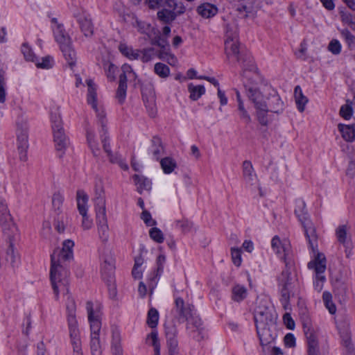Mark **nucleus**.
Instances as JSON below:
<instances>
[{"mask_svg":"<svg viewBox=\"0 0 355 355\" xmlns=\"http://www.w3.org/2000/svg\"><path fill=\"white\" fill-rule=\"evenodd\" d=\"M295 100L297 110L300 112H304L305 106L308 103V98L303 94L300 86H296L295 88Z\"/></svg>","mask_w":355,"mask_h":355,"instance_id":"f704fd0d","label":"nucleus"},{"mask_svg":"<svg viewBox=\"0 0 355 355\" xmlns=\"http://www.w3.org/2000/svg\"><path fill=\"white\" fill-rule=\"evenodd\" d=\"M155 55V51L153 48L144 49L140 51V57L143 62H148L150 61Z\"/></svg>","mask_w":355,"mask_h":355,"instance_id":"0e129e2a","label":"nucleus"},{"mask_svg":"<svg viewBox=\"0 0 355 355\" xmlns=\"http://www.w3.org/2000/svg\"><path fill=\"white\" fill-rule=\"evenodd\" d=\"M121 69L122 73L120 75L119 80H123V82L126 83L128 80H135L137 78L136 73L129 64H123Z\"/></svg>","mask_w":355,"mask_h":355,"instance_id":"58836bf2","label":"nucleus"},{"mask_svg":"<svg viewBox=\"0 0 355 355\" xmlns=\"http://www.w3.org/2000/svg\"><path fill=\"white\" fill-rule=\"evenodd\" d=\"M104 68L107 78L110 81H114L116 78L117 67L111 62H106L104 64Z\"/></svg>","mask_w":355,"mask_h":355,"instance_id":"052dcab7","label":"nucleus"},{"mask_svg":"<svg viewBox=\"0 0 355 355\" xmlns=\"http://www.w3.org/2000/svg\"><path fill=\"white\" fill-rule=\"evenodd\" d=\"M176 0H150L149 7L150 8H162L172 10Z\"/></svg>","mask_w":355,"mask_h":355,"instance_id":"37998d69","label":"nucleus"},{"mask_svg":"<svg viewBox=\"0 0 355 355\" xmlns=\"http://www.w3.org/2000/svg\"><path fill=\"white\" fill-rule=\"evenodd\" d=\"M322 300L329 312L331 314H335L336 312V306L332 301L331 294L328 291H324L322 294Z\"/></svg>","mask_w":355,"mask_h":355,"instance_id":"3c124183","label":"nucleus"},{"mask_svg":"<svg viewBox=\"0 0 355 355\" xmlns=\"http://www.w3.org/2000/svg\"><path fill=\"white\" fill-rule=\"evenodd\" d=\"M0 225L5 234L11 237L17 232V228L10 214L0 215Z\"/></svg>","mask_w":355,"mask_h":355,"instance_id":"b1692460","label":"nucleus"},{"mask_svg":"<svg viewBox=\"0 0 355 355\" xmlns=\"http://www.w3.org/2000/svg\"><path fill=\"white\" fill-rule=\"evenodd\" d=\"M338 128L345 141L352 142L355 140V124L345 125L339 123Z\"/></svg>","mask_w":355,"mask_h":355,"instance_id":"c756f323","label":"nucleus"},{"mask_svg":"<svg viewBox=\"0 0 355 355\" xmlns=\"http://www.w3.org/2000/svg\"><path fill=\"white\" fill-rule=\"evenodd\" d=\"M230 251L232 261L234 265L236 267H239L242 263L241 249L237 247H232Z\"/></svg>","mask_w":355,"mask_h":355,"instance_id":"6e6d98bb","label":"nucleus"},{"mask_svg":"<svg viewBox=\"0 0 355 355\" xmlns=\"http://www.w3.org/2000/svg\"><path fill=\"white\" fill-rule=\"evenodd\" d=\"M154 71L158 76L162 78H166L170 75L169 67L162 62H157L155 64Z\"/></svg>","mask_w":355,"mask_h":355,"instance_id":"864d4df0","label":"nucleus"},{"mask_svg":"<svg viewBox=\"0 0 355 355\" xmlns=\"http://www.w3.org/2000/svg\"><path fill=\"white\" fill-rule=\"evenodd\" d=\"M127 84L123 80H119V84L116 93V98L120 104L123 103L126 97Z\"/></svg>","mask_w":355,"mask_h":355,"instance_id":"5fc2aeb1","label":"nucleus"},{"mask_svg":"<svg viewBox=\"0 0 355 355\" xmlns=\"http://www.w3.org/2000/svg\"><path fill=\"white\" fill-rule=\"evenodd\" d=\"M16 136L17 146L20 159H26V151L28 148V119L24 116H20L16 121Z\"/></svg>","mask_w":355,"mask_h":355,"instance_id":"1a4fd4ad","label":"nucleus"},{"mask_svg":"<svg viewBox=\"0 0 355 355\" xmlns=\"http://www.w3.org/2000/svg\"><path fill=\"white\" fill-rule=\"evenodd\" d=\"M64 202V196L60 192H56L52 197V205L55 211H60Z\"/></svg>","mask_w":355,"mask_h":355,"instance_id":"13d9d810","label":"nucleus"},{"mask_svg":"<svg viewBox=\"0 0 355 355\" xmlns=\"http://www.w3.org/2000/svg\"><path fill=\"white\" fill-rule=\"evenodd\" d=\"M198 14L204 19H209L215 16L218 12L217 7L209 3H203L197 7Z\"/></svg>","mask_w":355,"mask_h":355,"instance_id":"bb28decb","label":"nucleus"},{"mask_svg":"<svg viewBox=\"0 0 355 355\" xmlns=\"http://www.w3.org/2000/svg\"><path fill=\"white\" fill-rule=\"evenodd\" d=\"M95 211L99 237L103 241H107L109 236V227L106 210H97Z\"/></svg>","mask_w":355,"mask_h":355,"instance_id":"6ab92c4d","label":"nucleus"},{"mask_svg":"<svg viewBox=\"0 0 355 355\" xmlns=\"http://www.w3.org/2000/svg\"><path fill=\"white\" fill-rule=\"evenodd\" d=\"M188 90L190 93L189 98L193 101H197L205 93L204 86L194 85L192 83L189 84Z\"/></svg>","mask_w":355,"mask_h":355,"instance_id":"4c0bfd02","label":"nucleus"},{"mask_svg":"<svg viewBox=\"0 0 355 355\" xmlns=\"http://www.w3.org/2000/svg\"><path fill=\"white\" fill-rule=\"evenodd\" d=\"M21 52L27 61L33 62L37 61V58L35 55L32 49L26 43L22 44Z\"/></svg>","mask_w":355,"mask_h":355,"instance_id":"bf43d9fd","label":"nucleus"},{"mask_svg":"<svg viewBox=\"0 0 355 355\" xmlns=\"http://www.w3.org/2000/svg\"><path fill=\"white\" fill-rule=\"evenodd\" d=\"M242 175L245 185L252 191H258L261 197L266 195V189L261 186L259 180L250 161L245 160L243 162Z\"/></svg>","mask_w":355,"mask_h":355,"instance_id":"9d476101","label":"nucleus"},{"mask_svg":"<svg viewBox=\"0 0 355 355\" xmlns=\"http://www.w3.org/2000/svg\"><path fill=\"white\" fill-rule=\"evenodd\" d=\"M53 133L54 142L57 150L63 152L67 148L69 142L64 135L62 126L52 128Z\"/></svg>","mask_w":355,"mask_h":355,"instance_id":"393cba45","label":"nucleus"},{"mask_svg":"<svg viewBox=\"0 0 355 355\" xmlns=\"http://www.w3.org/2000/svg\"><path fill=\"white\" fill-rule=\"evenodd\" d=\"M327 48L328 50L334 55H338L341 52L342 46L338 40L333 39L329 42Z\"/></svg>","mask_w":355,"mask_h":355,"instance_id":"774afa93","label":"nucleus"},{"mask_svg":"<svg viewBox=\"0 0 355 355\" xmlns=\"http://www.w3.org/2000/svg\"><path fill=\"white\" fill-rule=\"evenodd\" d=\"M308 268L313 269L315 273V278L313 283L314 288L320 293L323 288L325 276L323 275L327 268L326 257L322 253H317L315 259L308 263Z\"/></svg>","mask_w":355,"mask_h":355,"instance_id":"9b49d317","label":"nucleus"},{"mask_svg":"<svg viewBox=\"0 0 355 355\" xmlns=\"http://www.w3.org/2000/svg\"><path fill=\"white\" fill-rule=\"evenodd\" d=\"M81 31L85 37H91L94 34V25L90 15L85 11L76 14Z\"/></svg>","mask_w":355,"mask_h":355,"instance_id":"412c9836","label":"nucleus"},{"mask_svg":"<svg viewBox=\"0 0 355 355\" xmlns=\"http://www.w3.org/2000/svg\"><path fill=\"white\" fill-rule=\"evenodd\" d=\"M100 331H90L89 347L92 355H102L103 347L100 339Z\"/></svg>","mask_w":355,"mask_h":355,"instance_id":"a878e982","label":"nucleus"},{"mask_svg":"<svg viewBox=\"0 0 355 355\" xmlns=\"http://www.w3.org/2000/svg\"><path fill=\"white\" fill-rule=\"evenodd\" d=\"M144 259L141 256H139L135 259V264L132 268V275L135 279H141L142 277L141 266L144 263Z\"/></svg>","mask_w":355,"mask_h":355,"instance_id":"603ef678","label":"nucleus"},{"mask_svg":"<svg viewBox=\"0 0 355 355\" xmlns=\"http://www.w3.org/2000/svg\"><path fill=\"white\" fill-rule=\"evenodd\" d=\"M74 246V243L73 241L68 239L63 242L62 248L61 250L57 249L53 253L51 254V257L57 253L60 257V264L64 266V262L69 259H71L73 256V248Z\"/></svg>","mask_w":355,"mask_h":355,"instance_id":"5701e85b","label":"nucleus"},{"mask_svg":"<svg viewBox=\"0 0 355 355\" xmlns=\"http://www.w3.org/2000/svg\"><path fill=\"white\" fill-rule=\"evenodd\" d=\"M50 277L55 300H59L60 293H62L67 298V324L70 342L73 348V355H83L80 333L76 319V302L69 293L67 271L64 266L60 264V257L57 253L52 256Z\"/></svg>","mask_w":355,"mask_h":355,"instance_id":"f03ea898","label":"nucleus"},{"mask_svg":"<svg viewBox=\"0 0 355 355\" xmlns=\"http://www.w3.org/2000/svg\"><path fill=\"white\" fill-rule=\"evenodd\" d=\"M254 311V320L257 334L263 351L270 349L277 337L276 320L277 314L270 302L266 300H259Z\"/></svg>","mask_w":355,"mask_h":355,"instance_id":"7ed1b4c3","label":"nucleus"},{"mask_svg":"<svg viewBox=\"0 0 355 355\" xmlns=\"http://www.w3.org/2000/svg\"><path fill=\"white\" fill-rule=\"evenodd\" d=\"M52 22L54 23L53 26L54 38L59 44L69 66L72 69L76 64V53L73 48L71 37L63 28V26L58 23L56 19H53Z\"/></svg>","mask_w":355,"mask_h":355,"instance_id":"39448f33","label":"nucleus"},{"mask_svg":"<svg viewBox=\"0 0 355 355\" xmlns=\"http://www.w3.org/2000/svg\"><path fill=\"white\" fill-rule=\"evenodd\" d=\"M94 202L95 211L106 210L105 189L101 179L95 181Z\"/></svg>","mask_w":355,"mask_h":355,"instance_id":"dca6fc26","label":"nucleus"},{"mask_svg":"<svg viewBox=\"0 0 355 355\" xmlns=\"http://www.w3.org/2000/svg\"><path fill=\"white\" fill-rule=\"evenodd\" d=\"M241 61L248 98L255 110V114L260 124L267 125L271 120L270 113L282 114L284 110V103L277 91L254 85L259 78V73L252 58L243 57Z\"/></svg>","mask_w":355,"mask_h":355,"instance_id":"f257e3e1","label":"nucleus"},{"mask_svg":"<svg viewBox=\"0 0 355 355\" xmlns=\"http://www.w3.org/2000/svg\"><path fill=\"white\" fill-rule=\"evenodd\" d=\"M37 68L49 69L53 67L54 64L53 58L46 55L41 59L37 58V61L34 62Z\"/></svg>","mask_w":355,"mask_h":355,"instance_id":"8fccbe9b","label":"nucleus"},{"mask_svg":"<svg viewBox=\"0 0 355 355\" xmlns=\"http://www.w3.org/2000/svg\"><path fill=\"white\" fill-rule=\"evenodd\" d=\"M304 331L307 338L309 355H320L319 352L318 337L311 329V323L309 321L304 322Z\"/></svg>","mask_w":355,"mask_h":355,"instance_id":"aec40b11","label":"nucleus"},{"mask_svg":"<svg viewBox=\"0 0 355 355\" xmlns=\"http://www.w3.org/2000/svg\"><path fill=\"white\" fill-rule=\"evenodd\" d=\"M124 21L131 24L141 33L146 34L151 40L153 44L157 45L159 47L164 46L165 42L159 35V31L155 29L150 24L139 21L133 14L127 15V17H124Z\"/></svg>","mask_w":355,"mask_h":355,"instance_id":"6e6552de","label":"nucleus"},{"mask_svg":"<svg viewBox=\"0 0 355 355\" xmlns=\"http://www.w3.org/2000/svg\"><path fill=\"white\" fill-rule=\"evenodd\" d=\"M187 322V328L190 329L191 325L193 327H196L197 329H199L202 325L201 319L196 314L195 311L191 315L189 320H186Z\"/></svg>","mask_w":355,"mask_h":355,"instance_id":"338daca9","label":"nucleus"},{"mask_svg":"<svg viewBox=\"0 0 355 355\" xmlns=\"http://www.w3.org/2000/svg\"><path fill=\"white\" fill-rule=\"evenodd\" d=\"M340 334L343 345L346 349V355H355L354 347L351 341L350 333L345 330L343 332H340Z\"/></svg>","mask_w":355,"mask_h":355,"instance_id":"e433bc0d","label":"nucleus"},{"mask_svg":"<svg viewBox=\"0 0 355 355\" xmlns=\"http://www.w3.org/2000/svg\"><path fill=\"white\" fill-rule=\"evenodd\" d=\"M175 227L184 234L196 232L197 228L194 223L187 218L182 217L175 221Z\"/></svg>","mask_w":355,"mask_h":355,"instance_id":"c85d7f7f","label":"nucleus"},{"mask_svg":"<svg viewBox=\"0 0 355 355\" xmlns=\"http://www.w3.org/2000/svg\"><path fill=\"white\" fill-rule=\"evenodd\" d=\"M133 180L135 185L137 186V191L141 193L144 190H150L151 188L150 181L144 176L135 175Z\"/></svg>","mask_w":355,"mask_h":355,"instance_id":"c9c22d12","label":"nucleus"},{"mask_svg":"<svg viewBox=\"0 0 355 355\" xmlns=\"http://www.w3.org/2000/svg\"><path fill=\"white\" fill-rule=\"evenodd\" d=\"M148 338L151 340V345L154 347V355H160V343L158 339L157 333L153 331L148 336Z\"/></svg>","mask_w":355,"mask_h":355,"instance_id":"e2e57ef3","label":"nucleus"},{"mask_svg":"<svg viewBox=\"0 0 355 355\" xmlns=\"http://www.w3.org/2000/svg\"><path fill=\"white\" fill-rule=\"evenodd\" d=\"M277 281L283 304L286 307L291 296L293 295L298 288L297 275L288 266V263H286V267L278 275Z\"/></svg>","mask_w":355,"mask_h":355,"instance_id":"423d86ee","label":"nucleus"},{"mask_svg":"<svg viewBox=\"0 0 355 355\" xmlns=\"http://www.w3.org/2000/svg\"><path fill=\"white\" fill-rule=\"evenodd\" d=\"M150 153L155 159H159L164 155L162 142L159 137H154L151 140Z\"/></svg>","mask_w":355,"mask_h":355,"instance_id":"72a5a7b5","label":"nucleus"},{"mask_svg":"<svg viewBox=\"0 0 355 355\" xmlns=\"http://www.w3.org/2000/svg\"><path fill=\"white\" fill-rule=\"evenodd\" d=\"M161 167L166 174L171 173L177 167L176 162L171 157H164L160 161Z\"/></svg>","mask_w":355,"mask_h":355,"instance_id":"79ce46f5","label":"nucleus"},{"mask_svg":"<svg viewBox=\"0 0 355 355\" xmlns=\"http://www.w3.org/2000/svg\"><path fill=\"white\" fill-rule=\"evenodd\" d=\"M304 228L305 235L308 239L309 247L313 252V257L317 255L318 252V236L315 232V228L313 223L307 218H305L302 222Z\"/></svg>","mask_w":355,"mask_h":355,"instance_id":"f3484780","label":"nucleus"},{"mask_svg":"<svg viewBox=\"0 0 355 355\" xmlns=\"http://www.w3.org/2000/svg\"><path fill=\"white\" fill-rule=\"evenodd\" d=\"M85 311L89 331H101L103 318L101 304L96 301H87L85 303Z\"/></svg>","mask_w":355,"mask_h":355,"instance_id":"f8f14e48","label":"nucleus"},{"mask_svg":"<svg viewBox=\"0 0 355 355\" xmlns=\"http://www.w3.org/2000/svg\"><path fill=\"white\" fill-rule=\"evenodd\" d=\"M340 33L345 40L348 48L352 49L355 48V35L351 33L347 28L339 29Z\"/></svg>","mask_w":355,"mask_h":355,"instance_id":"de8ad7c7","label":"nucleus"},{"mask_svg":"<svg viewBox=\"0 0 355 355\" xmlns=\"http://www.w3.org/2000/svg\"><path fill=\"white\" fill-rule=\"evenodd\" d=\"M101 273L103 276L111 277L115 269V259L112 251L104 249L101 255Z\"/></svg>","mask_w":355,"mask_h":355,"instance_id":"2eb2a0df","label":"nucleus"},{"mask_svg":"<svg viewBox=\"0 0 355 355\" xmlns=\"http://www.w3.org/2000/svg\"><path fill=\"white\" fill-rule=\"evenodd\" d=\"M350 227L347 225H339L336 230L338 241L345 248L346 257L349 258L352 253V243L349 234Z\"/></svg>","mask_w":355,"mask_h":355,"instance_id":"4468645a","label":"nucleus"},{"mask_svg":"<svg viewBox=\"0 0 355 355\" xmlns=\"http://www.w3.org/2000/svg\"><path fill=\"white\" fill-rule=\"evenodd\" d=\"M149 235L151 239L158 243H162L164 241L162 232L157 227H152L149 231Z\"/></svg>","mask_w":355,"mask_h":355,"instance_id":"680f3d73","label":"nucleus"},{"mask_svg":"<svg viewBox=\"0 0 355 355\" xmlns=\"http://www.w3.org/2000/svg\"><path fill=\"white\" fill-rule=\"evenodd\" d=\"M165 44L164 47H160L161 50L158 52L157 56L159 59L167 62L171 66H175L178 64V59L174 54L170 52L169 48L166 47L167 42L164 39Z\"/></svg>","mask_w":355,"mask_h":355,"instance_id":"2f4dec72","label":"nucleus"},{"mask_svg":"<svg viewBox=\"0 0 355 355\" xmlns=\"http://www.w3.org/2000/svg\"><path fill=\"white\" fill-rule=\"evenodd\" d=\"M159 320V313L158 311L154 309L151 308L148 313V320L147 323L151 328H154L157 326Z\"/></svg>","mask_w":355,"mask_h":355,"instance_id":"4d7b16f0","label":"nucleus"},{"mask_svg":"<svg viewBox=\"0 0 355 355\" xmlns=\"http://www.w3.org/2000/svg\"><path fill=\"white\" fill-rule=\"evenodd\" d=\"M225 37V51L227 57L234 58L238 62H241L242 58L240 56L237 27L234 23L226 24Z\"/></svg>","mask_w":355,"mask_h":355,"instance_id":"0eeeda50","label":"nucleus"},{"mask_svg":"<svg viewBox=\"0 0 355 355\" xmlns=\"http://www.w3.org/2000/svg\"><path fill=\"white\" fill-rule=\"evenodd\" d=\"M175 304V311L180 322H185L186 320H189L195 311L194 306L191 304L185 303L181 297L176 298Z\"/></svg>","mask_w":355,"mask_h":355,"instance_id":"a211bd4d","label":"nucleus"},{"mask_svg":"<svg viewBox=\"0 0 355 355\" xmlns=\"http://www.w3.org/2000/svg\"><path fill=\"white\" fill-rule=\"evenodd\" d=\"M50 119L52 123V128H56L57 126H62V121L60 107L54 106L51 109Z\"/></svg>","mask_w":355,"mask_h":355,"instance_id":"ea45409f","label":"nucleus"},{"mask_svg":"<svg viewBox=\"0 0 355 355\" xmlns=\"http://www.w3.org/2000/svg\"><path fill=\"white\" fill-rule=\"evenodd\" d=\"M157 18L164 23H169L175 19V15L171 11V10L162 8L161 10L157 12Z\"/></svg>","mask_w":355,"mask_h":355,"instance_id":"09e8293b","label":"nucleus"},{"mask_svg":"<svg viewBox=\"0 0 355 355\" xmlns=\"http://www.w3.org/2000/svg\"><path fill=\"white\" fill-rule=\"evenodd\" d=\"M341 21L355 31V17L350 13L340 12Z\"/></svg>","mask_w":355,"mask_h":355,"instance_id":"69168bd1","label":"nucleus"},{"mask_svg":"<svg viewBox=\"0 0 355 355\" xmlns=\"http://www.w3.org/2000/svg\"><path fill=\"white\" fill-rule=\"evenodd\" d=\"M271 246L273 251L282 259H284L285 263H288V260L291 252V246L287 239H280L279 236H275L271 241Z\"/></svg>","mask_w":355,"mask_h":355,"instance_id":"ddd939ff","label":"nucleus"},{"mask_svg":"<svg viewBox=\"0 0 355 355\" xmlns=\"http://www.w3.org/2000/svg\"><path fill=\"white\" fill-rule=\"evenodd\" d=\"M110 348L112 355H123L121 332L119 327L114 325L111 327Z\"/></svg>","mask_w":355,"mask_h":355,"instance_id":"4be33fe9","label":"nucleus"},{"mask_svg":"<svg viewBox=\"0 0 355 355\" xmlns=\"http://www.w3.org/2000/svg\"><path fill=\"white\" fill-rule=\"evenodd\" d=\"M87 139L94 155L96 157L100 155V149L96 141L95 140L94 132L90 129L87 130Z\"/></svg>","mask_w":355,"mask_h":355,"instance_id":"49530a36","label":"nucleus"},{"mask_svg":"<svg viewBox=\"0 0 355 355\" xmlns=\"http://www.w3.org/2000/svg\"><path fill=\"white\" fill-rule=\"evenodd\" d=\"M155 286H156V277H153L150 280V282H149V284L148 285V288H147V286L146 284H144L143 282H141L139 283V285L138 287V292L139 293V295L141 297H144L146 295L148 291H149V294L152 295L153 291L154 288L155 287Z\"/></svg>","mask_w":355,"mask_h":355,"instance_id":"a18cd8bd","label":"nucleus"},{"mask_svg":"<svg viewBox=\"0 0 355 355\" xmlns=\"http://www.w3.org/2000/svg\"><path fill=\"white\" fill-rule=\"evenodd\" d=\"M166 336L169 355H178V340L175 329L174 328L167 329Z\"/></svg>","mask_w":355,"mask_h":355,"instance_id":"cd10ccee","label":"nucleus"},{"mask_svg":"<svg viewBox=\"0 0 355 355\" xmlns=\"http://www.w3.org/2000/svg\"><path fill=\"white\" fill-rule=\"evenodd\" d=\"M88 196L83 191H78L76 195L77 209L80 215L88 214Z\"/></svg>","mask_w":355,"mask_h":355,"instance_id":"7c9ffc66","label":"nucleus"},{"mask_svg":"<svg viewBox=\"0 0 355 355\" xmlns=\"http://www.w3.org/2000/svg\"><path fill=\"white\" fill-rule=\"evenodd\" d=\"M119 50L124 56L131 60H137L140 57V50L134 49L125 43H121L119 45Z\"/></svg>","mask_w":355,"mask_h":355,"instance_id":"473e14b6","label":"nucleus"},{"mask_svg":"<svg viewBox=\"0 0 355 355\" xmlns=\"http://www.w3.org/2000/svg\"><path fill=\"white\" fill-rule=\"evenodd\" d=\"M247 296V289L241 285H236L232 288V299L236 302L243 300Z\"/></svg>","mask_w":355,"mask_h":355,"instance_id":"c03bdc74","label":"nucleus"},{"mask_svg":"<svg viewBox=\"0 0 355 355\" xmlns=\"http://www.w3.org/2000/svg\"><path fill=\"white\" fill-rule=\"evenodd\" d=\"M235 92H236V100L238 102V108H239V110L240 112V116L246 123H250V122H251V117L244 107V103H243V100L241 99V94L237 89H235Z\"/></svg>","mask_w":355,"mask_h":355,"instance_id":"a19ab883","label":"nucleus"},{"mask_svg":"<svg viewBox=\"0 0 355 355\" xmlns=\"http://www.w3.org/2000/svg\"><path fill=\"white\" fill-rule=\"evenodd\" d=\"M86 84L87 85V103L90 105L92 109L95 111L101 123L102 132H103V135H102L101 136L103 150L105 153L107 154L110 159V162H116L118 160V153H113L110 148V145L108 141V137L106 135L107 130L105 128V123L104 121L105 114L104 112L103 108L102 107V106L99 105L98 101L96 86L93 82V80L91 79L87 80Z\"/></svg>","mask_w":355,"mask_h":355,"instance_id":"20e7f679","label":"nucleus"}]
</instances>
